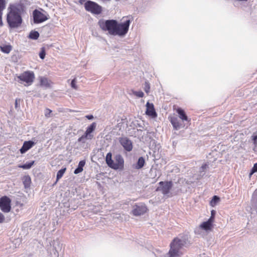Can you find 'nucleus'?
Here are the masks:
<instances>
[{
  "mask_svg": "<svg viewBox=\"0 0 257 257\" xmlns=\"http://www.w3.org/2000/svg\"><path fill=\"white\" fill-rule=\"evenodd\" d=\"M7 21L9 27L11 28H18L22 23L21 15L25 12V6L23 0L18 3L11 4L9 7Z\"/></svg>",
  "mask_w": 257,
  "mask_h": 257,
  "instance_id": "obj_1",
  "label": "nucleus"
},
{
  "mask_svg": "<svg viewBox=\"0 0 257 257\" xmlns=\"http://www.w3.org/2000/svg\"><path fill=\"white\" fill-rule=\"evenodd\" d=\"M111 153L107 154L106 156V163L111 168L114 170H122L124 167V160L120 155H117L114 157V160H112Z\"/></svg>",
  "mask_w": 257,
  "mask_h": 257,
  "instance_id": "obj_2",
  "label": "nucleus"
},
{
  "mask_svg": "<svg viewBox=\"0 0 257 257\" xmlns=\"http://www.w3.org/2000/svg\"><path fill=\"white\" fill-rule=\"evenodd\" d=\"M184 241L178 238H175L170 243V249L168 252L169 257H181L182 253L180 251L184 245Z\"/></svg>",
  "mask_w": 257,
  "mask_h": 257,
  "instance_id": "obj_3",
  "label": "nucleus"
},
{
  "mask_svg": "<svg viewBox=\"0 0 257 257\" xmlns=\"http://www.w3.org/2000/svg\"><path fill=\"white\" fill-rule=\"evenodd\" d=\"M98 25L102 30L108 31L109 34L115 36L116 27L117 26V21L116 20H100L98 22Z\"/></svg>",
  "mask_w": 257,
  "mask_h": 257,
  "instance_id": "obj_4",
  "label": "nucleus"
},
{
  "mask_svg": "<svg viewBox=\"0 0 257 257\" xmlns=\"http://www.w3.org/2000/svg\"><path fill=\"white\" fill-rule=\"evenodd\" d=\"M18 81L20 83H24L25 86L31 85L34 82L35 74L33 71H26L18 76Z\"/></svg>",
  "mask_w": 257,
  "mask_h": 257,
  "instance_id": "obj_5",
  "label": "nucleus"
},
{
  "mask_svg": "<svg viewBox=\"0 0 257 257\" xmlns=\"http://www.w3.org/2000/svg\"><path fill=\"white\" fill-rule=\"evenodd\" d=\"M86 11L94 15L100 14L102 12V7L95 2L91 1H87L84 5Z\"/></svg>",
  "mask_w": 257,
  "mask_h": 257,
  "instance_id": "obj_6",
  "label": "nucleus"
},
{
  "mask_svg": "<svg viewBox=\"0 0 257 257\" xmlns=\"http://www.w3.org/2000/svg\"><path fill=\"white\" fill-rule=\"evenodd\" d=\"M131 22L130 20H126L123 23H118L116 27L115 34L119 36H124L128 32Z\"/></svg>",
  "mask_w": 257,
  "mask_h": 257,
  "instance_id": "obj_7",
  "label": "nucleus"
},
{
  "mask_svg": "<svg viewBox=\"0 0 257 257\" xmlns=\"http://www.w3.org/2000/svg\"><path fill=\"white\" fill-rule=\"evenodd\" d=\"M11 200L7 196L0 198V209L5 213H8L11 209Z\"/></svg>",
  "mask_w": 257,
  "mask_h": 257,
  "instance_id": "obj_8",
  "label": "nucleus"
},
{
  "mask_svg": "<svg viewBox=\"0 0 257 257\" xmlns=\"http://www.w3.org/2000/svg\"><path fill=\"white\" fill-rule=\"evenodd\" d=\"M96 126V122H94L92 123L86 129V132L84 134L82 135L81 137H80L78 139V141L79 142H84V140L85 139H89L91 140L93 138V135H91V133H92L95 129Z\"/></svg>",
  "mask_w": 257,
  "mask_h": 257,
  "instance_id": "obj_9",
  "label": "nucleus"
},
{
  "mask_svg": "<svg viewBox=\"0 0 257 257\" xmlns=\"http://www.w3.org/2000/svg\"><path fill=\"white\" fill-rule=\"evenodd\" d=\"M34 22L39 24L46 21L48 19V17L39 10H35L33 11Z\"/></svg>",
  "mask_w": 257,
  "mask_h": 257,
  "instance_id": "obj_10",
  "label": "nucleus"
},
{
  "mask_svg": "<svg viewBox=\"0 0 257 257\" xmlns=\"http://www.w3.org/2000/svg\"><path fill=\"white\" fill-rule=\"evenodd\" d=\"M119 141L122 146L125 150L130 152L133 149V144L132 141L126 137L120 138Z\"/></svg>",
  "mask_w": 257,
  "mask_h": 257,
  "instance_id": "obj_11",
  "label": "nucleus"
},
{
  "mask_svg": "<svg viewBox=\"0 0 257 257\" xmlns=\"http://www.w3.org/2000/svg\"><path fill=\"white\" fill-rule=\"evenodd\" d=\"M147 210V207L145 205L139 206L136 205L134 206L132 213L134 216H140L146 213Z\"/></svg>",
  "mask_w": 257,
  "mask_h": 257,
  "instance_id": "obj_12",
  "label": "nucleus"
},
{
  "mask_svg": "<svg viewBox=\"0 0 257 257\" xmlns=\"http://www.w3.org/2000/svg\"><path fill=\"white\" fill-rule=\"evenodd\" d=\"M146 107V114L151 118H154L156 117L157 114L155 111L153 104L147 102Z\"/></svg>",
  "mask_w": 257,
  "mask_h": 257,
  "instance_id": "obj_13",
  "label": "nucleus"
},
{
  "mask_svg": "<svg viewBox=\"0 0 257 257\" xmlns=\"http://www.w3.org/2000/svg\"><path fill=\"white\" fill-rule=\"evenodd\" d=\"M172 186V183L171 181L165 182L162 181V193L164 195H167L169 193Z\"/></svg>",
  "mask_w": 257,
  "mask_h": 257,
  "instance_id": "obj_14",
  "label": "nucleus"
},
{
  "mask_svg": "<svg viewBox=\"0 0 257 257\" xmlns=\"http://www.w3.org/2000/svg\"><path fill=\"white\" fill-rule=\"evenodd\" d=\"M34 145V143L31 141H25L22 147L20 150L21 154L26 153L28 150L30 149Z\"/></svg>",
  "mask_w": 257,
  "mask_h": 257,
  "instance_id": "obj_15",
  "label": "nucleus"
},
{
  "mask_svg": "<svg viewBox=\"0 0 257 257\" xmlns=\"http://www.w3.org/2000/svg\"><path fill=\"white\" fill-rule=\"evenodd\" d=\"M170 121L172 124L173 125L174 128L176 130H179L180 128L183 127L182 124L179 122V120L177 117H171Z\"/></svg>",
  "mask_w": 257,
  "mask_h": 257,
  "instance_id": "obj_16",
  "label": "nucleus"
},
{
  "mask_svg": "<svg viewBox=\"0 0 257 257\" xmlns=\"http://www.w3.org/2000/svg\"><path fill=\"white\" fill-rule=\"evenodd\" d=\"M40 83L41 86L46 87H50L52 83L51 80L45 77H41L40 78Z\"/></svg>",
  "mask_w": 257,
  "mask_h": 257,
  "instance_id": "obj_17",
  "label": "nucleus"
},
{
  "mask_svg": "<svg viewBox=\"0 0 257 257\" xmlns=\"http://www.w3.org/2000/svg\"><path fill=\"white\" fill-rule=\"evenodd\" d=\"M6 0H0V26H2V16L3 12L6 9Z\"/></svg>",
  "mask_w": 257,
  "mask_h": 257,
  "instance_id": "obj_18",
  "label": "nucleus"
},
{
  "mask_svg": "<svg viewBox=\"0 0 257 257\" xmlns=\"http://www.w3.org/2000/svg\"><path fill=\"white\" fill-rule=\"evenodd\" d=\"M177 112L179 114L180 118L181 119L182 121L188 120L187 116L186 115L184 111L182 109L178 108L177 109Z\"/></svg>",
  "mask_w": 257,
  "mask_h": 257,
  "instance_id": "obj_19",
  "label": "nucleus"
},
{
  "mask_svg": "<svg viewBox=\"0 0 257 257\" xmlns=\"http://www.w3.org/2000/svg\"><path fill=\"white\" fill-rule=\"evenodd\" d=\"M0 50L3 53L9 54L12 50V46L11 45H4L0 46Z\"/></svg>",
  "mask_w": 257,
  "mask_h": 257,
  "instance_id": "obj_20",
  "label": "nucleus"
},
{
  "mask_svg": "<svg viewBox=\"0 0 257 257\" xmlns=\"http://www.w3.org/2000/svg\"><path fill=\"white\" fill-rule=\"evenodd\" d=\"M23 182L25 187L29 188L31 183V179L29 176H25L23 179Z\"/></svg>",
  "mask_w": 257,
  "mask_h": 257,
  "instance_id": "obj_21",
  "label": "nucleus"
},
{
  "mask_svg": "<svg viewBox=\"0 0 257 257\" xmlns=\"http://www.w3.org/2000/svg\"><path fill=\"white\" fill-rule=\"evenodd\" d=\"M145 163V161L144 158L142 157H140L136 165L135 166V168L137 169L142 168L144 166Z\"/></svg>",
  "mask_w": 257,
  "mask_h": 257,
  "instance_id": "obj_22",
  "label": "nucleus"
},
{
  "mask_svg": "<svg viewBox=\"0 0 257 257\" xmlns=\"http://www.w3.org/2000/svg\"><path fill=\"white\" fill-rule=\"evenodd\" d=\"M200 227L204 230H208L211 229L212 224L210 223V221L203 222L200 225Z\"/></svg>",
  "mask_w": 257,
  "mask_h": 257,
  "instance_id": "obj_23",
  "label": "nucleus"
},
{
  "mask_svg": "<svg viewBox=\"0 0 257 257\" xmlns=\"http://www.w3.org/2000/svg\"><path fill=\"white\" fill-rule=\"evenodd\" d=\"M34 162H35L34 161H33L27 163L26 164H25L24 165H20L18 166V167L20 168H22L23 169H29L34 165Z\"/></svg>",
  "mask_w": 257,
  "mask_h": 257,
  "instance_id": "obj_24",
  "label": "nucleus"
},
{
  "mask_svg": "<svg viewBox=\"0 0 257 257\" xmlns=\"http://www.w3.org/2000/svg\"><path fill=\"white\" fill-rule=\"evenodd\" d=\"M66 169L65 168L61 169L57 173V178H56V181L55 184H56L57 181L62 177L63 176L64 173L66 171Z\"/></svg>",
  "mask_w": 257,
  "mask_h": 257,
  "instance_id": "obj_25",
  "label": "nucleus"
},
{
  "mask_svg": "<svg viewBox=\"0 0 257 257\" xmlns=\"http://www.w3.org/2000/svg\"><path fill=\"white\" fill-rule=\"evenodd\" d=\"M220 200V198L219 197H218V196H214L212 199V200H211L210 201V205L212 206H215L217 203L219 202V201Z\"/></svg>",
  "mask_w": 257,
  "mask_h": 257,
  "instance_id": "obj_26",
  "label": "nucleus"
},
{
  "mask_svg": "<svg viewBox=\"0 0 257 257\" xmlns=\"http://www.w3.org/2000/svg\"><path fill=\"white\" fill-rule=\"evenodd\" d=\"M31 39L36 40L39 37V33L37 31H32L29 35Z\"/></svg>",
  "mask_w": 257,
  "mask_h": 257,
  "instance_id": "obj_27",
  "label": "nucleus"
},
{
  "mask_svg": "<svg viewBox=\"0 0 257 257\" xmlns=\"http://www.w3.org/2000/svg\"><path fill=\"white\" fill-rule=\"evenodd\" d=\"M133 94L138 97H143L144 94L142 91H133Z\"/></svg>",
  "mask_w": 257,
  "mask_h": 257,
  "instance_id": "obj_28",
  "label": "nucleus"
},
{
  "mask_svg": "<svg viewBox=\"0 0 257 257\" xmlns=\"http://www.w3.org/2000/svg\"><path fill=\"white\" fill-rule=\"evenodd\" d=\"M251 138L253 144L256 146L257 145V135L253 133Z\"/></svg>",
  "mask_w": 257,
  "mask_h": 257,
  "instance_id": "obj_29",
  "label": "nucleus"
},
{
  "mask_svg": "<svg viewBox=\"0 0 257 257\" xmlns=\"http://www.w3.org/2000/svg\"><path fill=\"white\" fill-rule=\"evenodd\" d=\"M46 55L45 49L44 48H42L39 53V56L41 59H44Z\"/></svg>",
  "mask_w": 257,
  "mask_h": 257,
  "instance_id": "obj_30",
  "label": "nucleus"
},
{
  "mask_svg": "<svg viewBox=\"0 0 257 257\" xmlns=\"http://www.w3.org/2000/svg\"><path fill=\"white\" fill-rule=\"evenodd\" d=\"M71 86L74 89H77L78 87L76 85V78H74L72 80L71 83Z\"/></svg>",
  "mask_w": 257,
  "mask_h": 257,
  "instance_id": "obj_31",
  "label": "nucleus"
},
{
  "mask_svg": "<svg viewBox=\"0 0 257 257\" xmlns=\"http://www.w3.org/2000/svg\"><path fill=\"white\" fill-rule=\"evenodd\" d=\"M150 87L148 82H146L145 84L144 90L146 92L148 93L150 91Z\"/></svg>",
  "mask_w": 257,
  "mask_h": 257,
  "instance_id": "obj_32",
  "label": "nucleus"
},
{
  "mask_svg": "<svg viewBox=\"0 0 257 257\" xmlns=\"http://www.w3.org/2000/svg\"><path fill=\"white\" fill-rule=\"evenodd\" d=\"M257 172V163L254 164L253 168L251 169V172L250 173L249 175L251 176L254 173Z\"/></svg>",
  "mask_w": 257,
  "mask_h": 257,
  "instance_id": "obj_33",
  "label": "nucleus"
},
{
  "mask_svg": "<svg viewBox=\"0 0 257 257\" xmlns=\"http://www.w3.org/2000/svg\"><path fill=\"white\" fill-rule=\"evenodd\" d=\"M52 112V110L49 108H46L45 110V116L47 117H50V115Z\"/></svg>",
  "mask_w": 257,
  "mask_h": 257,
  "instance_id": "obj_34",
  "label": "nucleus"
},
{
  "mask_svg": "<svg viewBox=\"0 0 257 257\" xmlns=\"http://www.w3.org/2000/svg\"><path fill=\"white\" fill-rule=\"evenodd\" d=\"M5 220V217L4 215L0 212V223H3Z\"/></svg>",
  "mask_w": 257,
  "mask_h": 257,
  "instance_id": "obj_35",
  "label": "nucleus"
},
{
  "mask_svg": "<svg viewBox=\"0 0 257 257\" xmlns=\"http://www.w3.org/2000/svg\"><path fill=\"white\" fill-rule=\"evenodd\" d=\"M83 171V168H80V167H78L75 170H74V174H77L80 172H81Z\"/></svg>",
  "mask_w": 257,
  "mask_h": 257,
  "instance_id": "obj_36",
  "label": "nucleus"
},
{
  "mask_svg": "<svg viewBox=\"0 0 257 257\" xmlns=\"http://www.w3.org/2000/svg\"><path fill=\"white\" fill-rule=\"evenodd\" d=\"M85 164V161L84 160H82L79 162L78 164V167H80V168H83Z\"/></svg>",
  "mask_w": 257,
  "mask_h": 257,
  "instance_id": "obj_37",
  "label": "nucleus"
},
{
  "mask_svg": "<svg viewBox=\"0 0 257 257\" xmlns=\"http://www.w3.org/2000/svg\"><path fill=\"white\" fill-rule=\"evenodd\" d=\"M206 167H207V165L206 164L202 165V166H201V167L200 168V170H201L200 171L204 172V170L206 168Z\"/></svg>",
  "mask_w": 257,
  "mask_h": 257,
  "instance_id": "obj_38",
  "label": "nucleus"
},
{
  "mask_svg": "<svg viewBox=\"0 0 257 257\" xmlns=\"http://www.w3.org/2000/svg\"><path fill=\"white\" fill-rule=\"evenodd\" d=\"M213 220H214V216H213V214H212V215L209 218V219L207 220V221H210V223L212 224V222H213Z\"/></svg>",
  "mask_w": 257,
  "mask_h": 257,
  "instance_id": "obj_39",
  "label": "nucleus"
},
{
  "mask_svg": "<svg viewBox=\"0 0 257 257\" xmlns=\"http://www.w3.org/2000/svg\"><path fill=\"white\" fill-rule=\"evenodd\" d=\"M85 117L88 119H92L93 118V116L92 115H87Z\"/></svg>",
  "mask_w": 257,
  "mask_h": 257,
  "instance_id": "obj_40",
  "label": "nucleus"
},
{
  "mask_svg": "<svg viewBox=\"0 0 257 257\" xmlns=\"http://www.w3.org/2000/svg\"><path fill=\"white\" fill-rule=\"evenodd\" d=\"M15 107L17 108L18 107V100L17 99L15 100Z\"/></svg>",
  "mask_w": 257,
  "mask_h": 257,
  "instance_id": "obj_41",
  "label": "nucleus"
},
{
  "mask_svg": "<svg viewBox=\"0 0 257 257\" xmlns=\"http://www.w3.org/2000/svg\"><path fill=\"white\" fill-rule=\"evenodd\" d=\"M83 2H84V0H80V1H79V3H80L81 4H82Z\"/></svg>",
  "mask_w": 257,
  "mask_h": 257,
  "instance_id": "obj_42",
  "label": "nucleus"
},
{
  "mask_svg": "<svg viewBox=\"0 0 257 257\" xmlns=\"http://www.w3.org/2000/svg\"><path fill=\"white\" fill-rule=\"evenodd\" d=\"M214 213H215V211L214 210H212L211 211V214H213V216H214Z\"/></svg>",
  "mask_w": 257,
  "mask_h": 257,
  "instance_id": "obj_43",
  "label": "nucleus"
}]
</instances>
